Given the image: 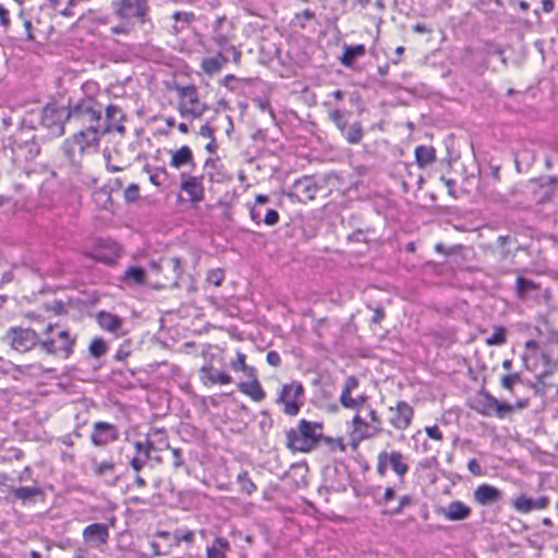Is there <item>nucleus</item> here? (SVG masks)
<instances>
[{"instance_id":"nucleus-1","label":"nucleus","mask_w":558,"mask_h":558,"mask_svg":"<svg viewBox=\"0 0 558 558\" xmlns=\"http://www.w3.org/2000/svg\"><path fill=\"white\" fill-rule=\"evenodd\" d=\"M75 344V337H72L68 330L58 325H48L44 331V338L40 339L39 348L43 352L68 359Z\"/></svg>"},{"instance_id":"nucleus-2","label":"nucleus","mask_w":558,"mask_h":558,"mask_svg":"<svg viewBox=\"0 0 558 558\" xmlns=\"http://www.w3.org/2000/svg\"><path fill=\"white\" fill-rule=\"evenodd\" d=\"M323 436V424L301 420L298 429L287 433V445L294 451L312 450Z\"/></svg>"},{"instance_id":"nucleus-3","label":"nucleus","mask_w":558,"mask_h":558,"mask_svg":"<svg viewBox=\"0 0 558 558\" xmlns=\"http://www.w3.org/2000/svg\"><path fill=\"white\" fill-rule=\"evenodd\" d=\"M102 106L94 98L77 101L69 111V120L101 131Z\"/></svg>"},{"instance_id":"nucleus-4","label":"nucleus","mask_w":558,"mask_h":558,"mask_svg":"<svg viewBox=\"0 0 558 558\" xmlns=\"http://www.w3.org/2000/svg\"><path fill=\"white\" fill-rule=\"evenodd\" d=\"M180 98L178 110L184 118H201L207 110V105L201 102L198 90L194 85L178 87Z\"/></svg>"},{"instance_id":"nucleus-5","label":"nucleus","mask_w":558,"mask_h":558,"mask_svg":"<svg viewBox=\"0 0 558 558\" xmlns=\"http://www.w3.org/2000/svg\"><path fill=\"white\" fill-rule=\"evenodd\" d=\"M304 388L301 383H291L282 386L278 397V403L284 405V413L295 416L303 404Z\"/></svg>"},{"instance_id":"nucleus-6","label":"nucleus","mask_w":558,"mask_h":558,"mask_svg":"<svg viewBox=\"0 0 558 558\" xmlns=\"http://www.w3.org/2000/svg\"><path fill=\"white\" fill-rule=\"evenodd\" d=\"M473 409L482 415H496L498 418H505L513 410V408L510 404L500 402L487 391H482L480 393Z\"/></svg>"},{"instance_id":"nucleus-7","label":"nucleus","mask_w":558,"mask_h":558,"mask_svg":"<svg viewBox=\"0 0 558 558\" xmlns=\"http://www.w3.org/2000/svg\"><path fill=\"white\" fill-rule=\"evenodd\" d=\"M7 340L11 347L19 352L31 351L35 347H39L40 338L29 328H13L8 331Z\"/></svg>"},{"instance_id":"nucleus-8","label":"nucleus","mask_w":558,"mask_h":558,"mask_svg":"<svg viewBox=\"0 0 558 558\" xmlns=\"http://www.w3.org/2000/svg\"><path fill=\"white\" fill-rule=\"evenodd\" d=\"M359 387V379L354 376H349L345 379L339 402L345 409L359 410L367 400L365 395H360L356 398L352 397L353 390Z\"/></svg>"},{"instance_id":"nucleus-9","label":"nucleus","mask_w":558,"mask_h":558,"mask_svg":"<svg viewBox=\"0 0 558 558\" xmlns=\"http://www.w3.org/2000/svg\"><path fill=\"white\" fill-rule=\"evenodd\" d=\"M147 0H121L118 13L123 19H137L142 23L148 15Z\"/></svg>"},{"instance_id":"nucleus-10","label":"nucleus","mask_w":558,"mask_h":558,"mask_svg":"<svg viewBox=\"0 0 558 558\" xmlns=\"http://www.w3.org/2000/svg\"><path fill=\"white\" fill-rule=\"evenodd\" d=\"M82 537L84 543L89 545L92 548H99L108 543V526L104 523L89 524L83 530Z\"/></svg>"},{"instance_id":"nucleus-11","label":"nucleus","mask_w":558,"mask_h":558,"mask_svg":"<svg viewBox=\"0 0 558 558\" xmlns=\"http://www.w3.org/2000/svg\"><path fill=\"white\" fill-rule=\"evenodd\" d=\"M119 432L112 424L106 422H96L90 435V440L94 446L102 447L118 439Z\"/></svg>"},{"instance_id":"nucleus-12","label":"nucleus","mask_w":558,"mask_h":558,"mask_svg":"<svg viewBox=\"0 0 558 558\" xmlns=\"http://www.w3.org/2000/svg\"><path fill=\"white\" fill-rule=\"evenodd\" d=\"M180 178V189L190 196V201L192 203L202 202L205 197L203 177H195L187 173H181Z\"/></svg>"},{"instance_id":"nucleus-13","label":"nucleus","mask_w":558,"mask_h":558,"mask_svg":"<svg viewBox=\"0 0 558 558\" xmlns=\"http://www.w3.org/2000/svg\"><path fill=\"white\" fill-rule=\"evenodd\" d=\"M74 135L78 140L80 149L83 150L85 156L98 153L101 131H97L94 126H87Z\"/></svg>"},{"instance_id":"nucleus-14","label":"nucleus","mask_w":558,"mask_h":558,"mask_svg":"<svg viewBox=\"0 0 558 558\" xmlns=\"http://www.w3.org/2000/svg\"><path fill=\"white\" fill-rule=\"evenodd\" d=\"M389 423L397 429L403 430L409 427L413 417V409L404 401H399L395 408H389Z\"/></svg>"},{"instance_id":"nucleus-15","label":"nucleus","mask_w":558,"mask_h":558,"mask_svg":"<svg viewBox=\"0 0 558 558\" xmlns=\"http://www.w3.org/2000/svg\"><path fill=\"white\" fill-rule=\"evenodd\" d=\"M293 194L301 201H312L320 190L315 178L303 177L293 183Z\"/></svg>"},{"instance_id":"nucleus-16","label":"nucleus","mask_w":558,"mask_h":558,"mask_svg":"<svg viewBox=\"0 0 558 558\" xmlns=\"http://www.w3.org/2000/svg\"><path fill=\"white\" fill-rule=\"evenodd\" d=\"M62 151L72 168L81 169L85 154L80 149V142L75 135L64 141Z\"/></svg>"},{"instance_id":"nucleus-17","label":"nucleus","mask_w":558,"mask_h":558,"mask_svg":"<svg viewBox=\"0 0 558 558\" xmlns=\"http://www.w3.org/2000/svg\"><path fill=\"white\" fill-rule=\"evenodd\" d=\"M502 499V492L495 486L482 484L474 490V500L481 506H489Z\"/></svg>"},{"instance_id":"nucleus-18","label":"nucleus","mask_w":558,"mask_h":558,"mask_svg":"<svg viewBox=\"0 0 558 558\" xmlns=\"http://www.w3.org/2000/svg\"><path fill=\"white\" fill-rule=\"evenodd\" d=\"M437 513L450 521H461L471 514V508L462 501L456 500L450 502L448 507L438 508Z\"/></svg>"},{"instance_id":"nucleus-19","label":"nucleus","mask_w":558,"mask_h":558,"mask_svg":"<svg viewBox=\"0 0 558 558\" xmlns=\"http://www.w3.org/2000/svg\"><path fill=\"white\" fill-rule=\"evenodd\" d=\"M199 378L205 386L216 384L227 385L232 383V377L225 372L214 371L211 366L205 365L199 369Z\"/></svg>"},{"instance_id":"nucleus-20","label":"nucleus","mask_w":558,"mask_h":558,"mask_svg":"<svg viewBox=\"0 0 558 558\" xmlns=\"http://www.w3.org/2000/svg\"><path fill=\"white\" fill-rule=\"evenodd\" d=\"M246 378L250 381H240L238 384V389L242 393L251 397V399L256 402L263 401L266 397V393L257 379L256 372L254 373V377H246Z\"/></svg>"},{"instance_id":"nucleus-21","label":"nucleus","mask_w":558,"mask_h":558,"mask_svg":"<svg viewBox=\"0 0 558 558\" xmlns=\"http://www.w3.org/2000/svg\"><path fill=\"white\" fill-rule=\"evenodd\" d=\"M352 424L351 442L353 447H357L362 440L374 436L368 424L360 415L353 417Z\"/></svg>"},{"instance_id":"nucleus-22","label":"nucleus","mask_w":558,"mask_h":558,"mask_svg":"<svg viewBox=\"0 0 558 558\" xmlns=\"http://www.w3.org/2000/svg\"><path fill=\"white\" fill-rule=\"evenodd\" d=\"M383 457L387 459L388 465L400 478L408 473L409 466L405 462V457L400 451H383Z\"/></svg>"},{"instance_id":"nucleus-23","label":"nucleus","mask_w":558,"mask_h":558,"mask_svg":"<svg viewBox=\"0 0 558 558\" xmlns=\"http://www.w3.org/2000/svg\"><path fill=\"white\" fill-rule=\"evenodd\" d=\"M170 166L180 169L185 166H194L193 151L189 146H182L177 150H170Z\"/></svg>"},{"instance_id":"nucleus-24","label":"nucleus","mask_w":558,"mask_h":558,"mask_svg":"<svg viewBox=\"0 0 558 558\" xmlns=\"http://www.w3.org/2000/svg\"><path fill=\"white\" fill-rule=\"evenodd\" d=\"M123 120V113L121 109L116 105H109L106 108V119L101 122V134L110 132L116 122Z\"/></svg>"},{"instance_id":"nucleus-25","label":"nucleus","mask_w":558,"mask_h":558,"mask_svg":"<svg viewBox=\"0 0 558 558\" xmlns=\"http://www.w3.org/2000/svg\"><path fill=\"white\" fill-rule=\"evenodd\" d=\"M227 62L228 59L222 53H218L216 57L205 58L202 61L201 68L206 74L215 75L220 72Z\"/></svg>"},{"instance_id":"nucleus-26","label":"nucleus","mask_w":558,"mask_h":558,"mask_svg":"<svg viewBox=\"0 0 558 558\" xmlns=\"http://www.w3.org/2000/svg\"><path fill=\"white\" fill-rule=\"evenodd\" d=\"M97 322L102 329L110 332H118L122 326V320L120 317L106 312H100L97 315Z\"/></svg>"},{"instance_id":"nucleus-27","label":"nucleus","mask_w":558,"mask_h":558,"mask_svg":"<svg viewBox=\"0 0 558 558\" xmlns=\"http://www.w3.org/2000/svg\"><path fill=\"white\" fill-rule=\"evenodd\" d=\"M436 159V151L433 146L421 145L415 148V160L420 168L433 163Z\"/></svg>"},{"instance_id":"nucleus-28","label":"nucleus","mask_w":558,"mask_h":558,"mask_svg":"<svg viewBox=\"0 0 558 558\" xmlns=\"http://www.w3.org/2000/svg\"><path fill=\"white\" fill-rule=\"evenodd\" d=\"M341 135L351 145L360 144L364 135L362 123L359 121L352 122Z\"/></svg>"},{"instance_id":"nucleus-29","label":"nucleus","mask_w":558,"mask_h":558,"mask_svg":"<svg viewBox=\"0 0 558 558\" xmlns=\"http://www.w3.org/2000/svg\"><path fill=\"white\" fill-rule=\"evenodd\" d=\"M350 112L345 110L335 109L328 112L329 120L335 124L338 131L344 133L348 129Z\"/></svg>"},{"instance_id":"nucleus-30","label":"nucleus","mask_w":558,"mask_h":558,"mask_svg":"<svg viewBox=\"0 0 558 558\" xmlns=\"http://www.w3.org/2000/svg\"><path fill=\"white\" fill-rule=\"evenodd\" d=\"M365 52L366 49L364 45L345 46L344 52L340 58V61L343 65L351 66L354 63L355 59L364 56Z\"/></svg>"},{"instance_id":"nucleus-31","label":"nucleus","mask_w":558,"mask_h":558,"mask_svg":"<svg viewBox=\"0 0 558 558\" xmlns=\"http://www.w3.org/2000/svg\"><path fill=\"white\" fill-rule=\"evenodd\" d=\"M230 549V544L226 538H215L211 546L207 547V558H226V550Z\"/></svg>"},{"instance_id":"nucleus-32","label":"nucleus","mask_w":558,"mask_h":558,"mask_svg":"<svg viewBox=\"0 0 558 558\" xmlns=\"http://www.w3.org/2000/svg\"><path fill=\"white\" fill-rule=\"evenodd\" d=\"M537 290L538 286L533 280L524 277L517 278V293L520 299H527L532 292Z\"/></svg>"},{"instance_id":"nucleus-33","label":"nucleus","mask_w":558,"mask_h":558,"mask_svg":"<svg viewBox=\"0 0 558 558\" xmlns=\"http://www.w3.org/2000/svg\"><path fill=\"white\" fill-rule=\"evenodd\" d=\"M246 355L242 352L236 353V360L232 361L230 366L235 372H242L245 377H254L256 369L246 364Z\"/></svg>"},{"instance_id":"nucleus-34","label":"nucleus","mask_w":558,"mask_h":558,"mask_svg":"<svg viewBox=\"0 0 558 558\" xmlns=\"http://www.w3.org/2000/svg\"><path fill=\"white\" fill-rule=\"evenodd\" d=\"M90 465L94 474L97 476L112 475L114 472V463L111 461H98L94 458L90 461Z\"/></svg>"},{"instance_id":"nucleus-35","label":"nucleus","mask_w":558,"mask_h":558,"mask_svg":"<svg viewBox=\"0 0 558 558\" xmlns=\"http://www.w3.org/2000/svg\"><path fill=\"white\" fill-rule=\"evenodd\" d=\"M154 436H161V433L159 430H156V432H154V433H151L149 435V438L147 439L146 442L136 441L134 444L136 452L137 453H143L145 459H149L150 458V452L153 450H155V445H154V440H153Z\"/></svg>"},{"instance_id":"nucleus-36","label":"nucleus","mask_w":558,"mask_h":558,"mask_svg":"<svg viewBox=\"0 0 558 558\" xmlns=\"http://www.w3.org/2000/svg\"><path fill=\"white\" fill-rule=\"evenodd\" d=\"M123 280L126 282L142 284L145 280V270L142 267L132 266L125 271Z\"/></svg>"},{"instance_id":"nucleus-37","label":"nucleus","mask_w":558,"mask_h":558,"mask_svg":"<svg viewBox=\"0 0 558 558\" xmlns=\"http://www.w3.org/2000/svg\"><path fill=\"white\" fill-rule=\"evenodd\" d=\"M498 245L500 247V254L504 258L512 256L513 251L517 250L515 241L511 236H499Z\"/></svg>"},{"instance_id":"nucleus-38","label":"nucleus","mask_w":558,"mask_h":558,"mask_svg":"<svg viewBox=\"0 0 558 558\" xmlns=\"http://www.w3.org/2000/svg\"><path fill=\"white\" fill-rule=\"evenodd\" d=\"M40 489L38 487H19L12 490V495L20 500H27L32 497L40 495Z\"/></svg>"},{"instance_id":"nucleus-39","label":"nucleus","mask_w":558,"mask_h":558,"mask_svg":"<svg viewBox=\"0 0 558 558\" xmlns=\"http://www.w3.org/2000/svg\"><path fill=\"white\" fill-rule=\"evenodd\" d=\"M161 267L165 268V269H171L172 270V272H173L172 279L174 280V284L178 286L177 284V279L180 277V274H181V262H180V258L171 257V258L162 259Z\"/></svg>"},{"instance_id":"nucleus-40","label":"nucleus","mask_w":558,"mask_h":558,"mask_svg":"<svg viewBox=\"0 0 558 558\" xmlns=\"http://www.w3.org/2000/svg\"><path fill=\"white\" fill-rule=\"evenodd\" d=\"M108 350L106 342L100 338H95L92 340L88 351L89 354L94 357L102 356Z\"/></svg>"},{"instance_id":"nucleus-41","label":"nucleus","mask_w":558,"mask_h":558,"mask_svg":"<svg viewBox=\"0 0 558 558\" xmlns=\"http://www.w3.org/2000/svg\"><path fill=\"white\" fill-rule=\"evenodd\" d=\"M486 344L492 345H501L506 342V331L504 327H495L493 335L486 339Z\"/></svg>"},{"instance_id":"nucleus-42","label":"nucleus","mask_w":558,"mask_h":558,"mask_svg":"<svg viewBox=\"0 0 558 558\" xmlns=\"http://www.w3.org/2000/svg\"><path fill=\"white\" fill-rule=\"evenodd\" d=\"M238 483L241 486V490L247 495L256 490V485L251 481L247 472H242L238 475Z\"/></svg>"},{"instance_id":"nucleus-43","label":"nucleus","mask_w":558,"mask_h":558,"mask_svg":"<svg viewBox=\"0 0 558 558\" xmlns=\"http://www.w3.org/2000/svg\"><path fill=\"white\" fill-rule=\"evenodd\" d=\"M512 505L518 512L529 513L532 511V499L525 496L518 497Z\"/></svg>"},{"instance_id":"nucleus-44","label":"nucleus","mask_w":558,"mask_h":558,"mask_svg":"<svg viewBox=\"0 0 558 558\" xmlns=\"http://www.w3.org/2000/svg\"><path fill=\"white\" fill-rule=\"evenodd\" d=\"M520 381H521V376L519 373L505 375L500 379L501 386L505 389L510 390V391L513 389L514 384L520 383Z\"/></svg>"},{"instance_id":"nucleus-45","label":"nucleus","mask_w":558,"mask_h":558,"mask_svg":"<svg viewBox=\"0 0 558 558\" xmlns=\"http://www.w3.org/2000/svg\"><path fill=\"white\" fill-rule=\"evenodd\" d=\"M223 278H225V274L221 269H214V270H210L207 275V282L215 286V287H219L221 284V282L223 281Z\"/></svg>"},{"instance_id":"nucleus-46","label":"nucleus","mask_w":558,"mask_h":558,"mask_svg":"<svg viewBox=\"0 0 558 558\" xmlns=\"http://www.w3.org/2000/svg\"><path fill=\"white\" fill-rule=\"evenodd\" d=\"M414 502L413 498L409 495H404L402 496L400 499H399V504L397 507L392 508L390 510V513L391 514H400L402 513L403 509L405 507H409L410 505H412Z\"/></svg>"},{"instance_id":"nucleus-47","label":"nucleus","mask_w":558,"mask_h":558,"mask_svg":"<svg viewBox=\"0 0 558 558\" xmlns=\"http://www.w3.org/2000/svg\"><path fill=\"white\" fill-rule=\"evenodd\" d=\"M104 158L106 161V167L110 172H119L128 167L126 165H111V153L109 149L104 150Z\"/></svg>"},{"instance_id":"nucleus-48","label":"nucleus","mask_w":558,"mask_h":558,"mask_svg":"<svg viewBox=\"0 0 558 558\" xmlns=\"http://www.w3.org/2000/svg\"><path fill=\"white\" fill-rule=\"evenodd\" d=\"M140 190L136 184H131L124 191V198L126 202L132 203L138 198Z\"/></svg>"},{"instance_id":"nucleus-49","label":"nucleus","mask_w":558,"mask_h":558,"mask_svg":"<svg viewBox=\"0 0 558 558\" xmlns=\"http://www.w3.org/2000/svg\"><path fill=\"white\" fill-rule=\"evenodd\" d=\"M166 447L171 450L173 466L177 469L182 466L183 465L182 451L178 448H170V446L168 444L166 445Z\"/></svg>"},{"instance_id":"nucleus-50","label":"nucleus","mask_w":558,"mask_h":558,"mask_svg":"<svg viewBox=\"0 0 558 558\" xmlns=\"http://www.w3.org/2000/svg\"><path fill=\"white\" fill-rule=\"evenodd\" d=\"M172 19L177 22H183L190 24L194 20V14L190 12H174Z\"/></svg>"},{"instance_id":"nucleus-51","label":"nucleus","mask_w":558,"mask_h":558,"mask_svg":"<svg viewBox=\"0 0 558 558\" xmlns=\"http://www.w3.org/2000/svg\"><path fill=\"white\" fill-rule=\"evenodd\" d=\"M425 433L427 434V436L434 440H438V441H441L442 440V433L440 432V429L438 428L437 425H433V426H426L425 427Z\"/></svg>"},{"instance_id":"nucleus-52","label":"nucleus","mask_w":558,"mask_h":558,"mask_svg":"<svg viewBox=\"0 0 558 558\" xmlns=\"http://www.w3.org/2000/svg\"><path fill=\"white\" fill-rule=\"evenodd\" d=\"M324 440L326 444L329 445L331 450L339 449L341 452L345 450V445L343 444L341 438L333 439L330 437H325Z\"/></svg>"},{"instance_id":"nucleus-53","label":"nucleus","mask_w":558,"mask_h":558,"mask_svg":"<svg viewBox=\"0 0 558 558\" xmlns=\"http://www.w3.org/2000/svg\"><path fill=\"white\" fill-rule=\"evenodd\" d=\"M279 221V214L277 210L275 209H268L266 215H265V218H264V222L267 225V226H275L277 225Z\"/></svg>"},{"instance_id":"nucleus-54","label":"nucleus","mask_w":558,"mask_h":558,"mask_svg":"<svg viewBox=\"0 0 558 558\" xmlns=\"http://www.w3.org/2000/svg\"><path fill=\"white\" fill-rule=\"evenodd\" d=\"M549 504L547 497H541L538 499H532V511L545 509Z\"/></svg>"},{"instance_id":"nucleus-55","label":"nucleus","mask_w":558,"mask_h":558,"mask_svg":"<svg viewBox=\"0 0 558 558\" xmlns=\"http://www.w3.org/2000/svg\"><path fill=\"white\" fill-rule=\"evenodd\" d=\"M266 360L269 365L275 366V367L279 366L281 363V357H280L279 353H277L276 351H269L267 353Z\"/></svg>"},{"instance_id":"nucleus-56","label":"nucleus","mask_w":558,"mask_h":558,"mask_svg":"<svg viewBox=\"0 0 558 558\" xmlns=\"http://www.w3.org/2000/svg\"><path fill=\"white\" fill-rule=\"evenodd\" d=\"M542 361L543 363L549 367V369L545 371L542 376L546 377L549 376L553 373V367L555 366V363L553 359L548 354H542Z\"/></svg>"},{"instance_id":"nucleus-57","label":"nucleus","mask_w":558,"mask_h":558,"mask_svg":"<svg viewBox=\"0 0 558 558\" xmlns=\"http://www.w3.org/2000/svg\"><path fill=\"white\" fill-rule=\"evenodd\" d=\"M214 129L209 126L208 124H204L201 126L198 134L204 138H215L214 136Z\"/></svg>"},{"instance_id":"nucleus-58","label":"nucleus","mask_w":558,"mask_h":558,"mask_svg":"<svg viewBox=\"0 0 558 558\" xmlns=\"http://www.w3.org/2000/svg\"><path fill=\"white\" fill-rule=\"evenodd\" d=\"M468 469L473 475H481L482 474V468L478 464V462L475 459H471L468 462Z\"/></svg>"},{"instance_id":"nucleus-59","label":"nucleus","mask_w":558,"mask_h":558,"mask_svg":"<svg viewBox=\"0 0 558 558\" xmlns=\"http://www.w3.org/2000/svg\"><path fill=\"white\" fill-rule=\"evenodd\" d=\"M146 460L147 459H140L135 457L130 461V465L134 471L140 472L144 468Z\"/></svg>"},{"instance_id":"nucleus-60","label":"nucleus","mask_w":558,"mask_h":558,"mask_svg":"<svg viewBox=\"0 0 558 558\" xmlns=\"http://www.w3.org/2000/svg\"><path fill=\"white\" fill-rule=\"evenodd\" d=\"M441 182L446 185L447 190H448V194L451 195V196H456V193H454V180L452 179H448L446 177H441L440 178Z\"/></svg>"},{"instance_id":"nucleus-61","label":"nucleus","mask_w":558,"mask_h":558,"mask_svg":"<svg viewBox=\"0 0 558 558\" xmlns=\"http://www.w3.org/2000/svg\"><path fill=\"white\" fill-rule=\"evenodd\" d=\"M387 459H384L383 452L378 454V464H377V472L383 476L386 474L387 470Z\"/></svg>"},{"instance_id":"nucleus-62","label":"nucleus","mask_w":558,"mask_h":558,"mask_svg":"<svg viewBox=\"0 0 558 558\" xmlns=\"http://www.w3.org/2000/svg\"><path fill=\"white\" fill-rule=\"evenodd\" d=\"M0 22L5 28H8L10 25L9 11L1 4H0Z\"/></svg>"},{"instance_id":"nucleus-63","label":"nucleus","mask_w":558,"mask_h":558,"mask_svg":"<svg viewBox=\"0 0 558 558\" xmlns=\"http://www.w3.org/2000/svg\"><path fill=\"white\" fill-rule=\"evenodd\" d=\"M73 558H90L88 550L82 546L74 549Z\"/></svg>"},{"instance_id":"nucleus-64","label":"nucleus","mask_w":558,"mask_h":558,"mask_svg":"<svg viewBox=\"0 0 558 558\" xmlns=\"http://www.w3.org/2000/svg\"><path fill=\"white\" fill-rule=\"evenodd\" d=\"M175 537L177 544H180L181 542L192 543L194 539V533L192 531H186L183 535H177Z\"/></svg>"}]
</instances>
